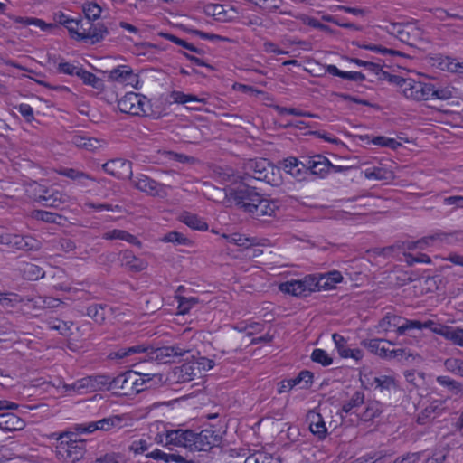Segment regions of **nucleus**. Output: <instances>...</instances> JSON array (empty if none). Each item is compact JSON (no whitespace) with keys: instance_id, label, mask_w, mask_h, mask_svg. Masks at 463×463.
<instances>
[{"instance_id":"obj_1","label":"nucleus","mask_w":463,"mask_h":463,"mask_svg":"<svg viewBox=\"0 0 463 463\" xmlns=\"http://www.w3.org/2000/svg\"><path fill=\"white\" fill-rule=\"evenodd\" d=\"M250 179L263 181L272 186H279L283 182L280 167L265 158L250 159L245 164L242 180L249 182Z\"/></svg>"},{"instance_id":"obj_2","label":"nucleus","mask_w":463,"mask_h":463,"mask_svg":"<svg viewBox=\"0 0 463 463\" xmlns=\"http://www.w3.org/2000/svg\"><path fill=\"white\" fill-rule=\"evenodd\" d=\"M55 437V455L56 458L63 462H78L85 454V442L77 439V434L74 432H62L60 434L53 433Z\"/></svg>"},{"instance_id":"obj_3","label":"nucleus","mask_w":463,"mask_h":463,"mask_svg":"<svg viewBox=\"0 0 463 463\" xmlns=\"http://www.w3.org/2000/svg\"><path fill=\"white\" fill-rule=\"evenodd\" d=\"M151 381V374L128 370L115 376L111 382V386L113 389L120 391L122 395L134 396L146 390Z\"/></svg>"},{"instance_id":"obj_4","label":"nucleus","mask_w":463,"mask_h":463,"mask_svg":"<svg viewBox=\"0 0 463 463\" xmlns=\"http://www.w3.org/2000/svg\"><path fill=\"white\" fill-rule=\"evenodd\" d=\"M225 433V426L222 423L206 425L201 431H194V437L191 441V450L210 451L219 448Z\"/></svg>"},{"instance_id":"obj_5","label":"nucleus","mask_w":463,"mask_h":463,"mask_svg":"<svg viewBox=\"0 0 463 463\" xmlns=\"http://www.w3.org/2000/svg\"><path fill=\"white\" fill-rule=\"evenodd\" d=\"M279 289L289 296L307 298L312 293L319 291L317 275H304L299 279H289L280 282Z\"/></svg>"},{"instance_id":"obj_6","label":"nucleus","mask_w":463,"mask_h":463,"mask_svg":"<svg viewBox=\"0 0 463 463\" xmlns=\"http://www.w3.org/2000/svg\"><path fill=\"white\" fill-rule=\"evenodd\" d=\"M40 241L31 233H1L0 250L11 252L15 250H38Z\"/></svg>"},{"instance_id":"obj_7","label":"nucleus","mask_w":463,"mask_h":463,"mask_svg":"<svg viewBox=\"0 0 463 463\" xmlns=\"http://www.w3.org/2000/svg\"><path fill=\"white\" fill-rule=\"evenodd\" d=\"M163 431H160L154 437L156 443L163 445L170 449L172 447H180L191 450L192 438L194 437V431L183 429H166L164 423Z\"/></svg>"},{"instance_id":"obj_8","label":"nucleus","mask_w":463,"mask_h":463,"mask_svg":"<svg viewBox=\"0 0 463 463\" xmlns=\"http://www.w3.org/2000/svg\"><path fill=\"white\" fill-rule=\"evenodd\" d=\"M440 234L436 233L424 237L416 241H406L402 243V250H403V260L408 265L412 266L415 263L430 264V257L421 251L427 249L430 242L438 238Z\"/></svg>"},{"instance_id":"obj_9","label":"nucleus","mask_w":463,"mask_h":463,"mask_svg":"<svg viewBox=\"0 0 463 463\" xmlns=\"http://www.w3.org/2000/svg\"><path fill=\"white\" fill-rule=\"evenodd\" d=\"M362 345L373 354H376L385 360L408 358L411 355L408 349H391V345H393V343L384 339L373 338L364 340Z\"/></svg>"},{"instance_id":"obj_10","label":"nucleus","mask_w":463,"mask_h":463,"mask_svg":"<svg viewBox=\"0 0 463 463\" xmlns=\"http://www.w3.org/2000/svg\"><path fill=\"white\" fill-rule=\"evenodd\" d=\"M226 194L239 208L249 213L252 210L251 206L257 203L261 195L254 187L245 183L237 188H229Z\"/></svg>"},{"instance_id":"obj_11","label":"nucleus","mask_w":463,"mask_h":463,"mask_svg":"<svg viewBox=\"0 0 463 463\" xmlns=\"http://www.w3.org/2000/svg\"><path fill=\"white\" fill-rule=\"evenodd\" d=\"M383 29L410 46H416L422 34L420 28L412 24L388 23Z\"/></svg>"},{"instance_id":"obj_12","label":"nucleus","mask_w":463,"mask_h":463,"mask_svg":"<svg viewBox=\"0 0 463 463\" xmlns=\"http://www.w3.org/2000/svg\"><path fill=\"white\" fill-rule=\"evenodd\" d=\"M109 30L101 22H89V20H79V29L75 33L73 39L90 42L91 44L101 42Z\"/></svg>"},{"instance_id":"obj_13","label":"nucleus","mask_w":463,"mask_h":463,"mask_svg":"<svg viewBox=\"0 0 463 463\" xmlns=\"http://www.w3.org/2000/svg\"><path fill=\"white\" fill-rule=\"evenodd\" d=\"M101 378L102 376L100 375H89L78 379L77 381L71 383L61 382L59 389H61V392L66 394H83L87 392H91L99 389V385L102 383V382L100 381Z\"/></svg>"},{"instance_id":"obj_14","label":"nucleus","mask_w":463,"mask_h":463,"mask_svg":"<svg viewBox=\"0 0 463 463\" xmlns=\"http://www.w3.org/2000/svg\"><path fill=\"white\" fill-rule=\"evenodd\" d=\"M122 422V418L119 415H111L103 418L98 421H89L80 424H76L75 430L78 433L90 434L98 430H110L118 427Z\"/></svg>"},{"instance_id":"obj_15","label":"nucleus","mask_w":463,"mask_h":463,"mask_svg":"<svg viewBox=\"0 0 463 463\" xmlns=\"http://www.w3.org/2000/svg\"><path fill=\"white\" fill-rule=\"evenodd\" d=\"M411 320L399 315L387 313L378 323V329L384 332H394L398 335H403L408 330Z\"/></svg>"},{"instance_id":"obj_16","label":"nucleus","mask_w":463,"mask_h":463,"mask_svg":"<svg viewBox=\"0 0 463 463\" xmlns=\"http://www.w3.org/2000/svg\"><path fill=\"white\" fill-rule=\"evenodd\" d=\"M151 446V442H148L146 439L142 438L131 441L129 445V449L130 451L134 452L135 455H145L146 458H150L156 460H163L165 462H169L170 457L176 458L174 455L165 454L159 449H153L152 450H150Z\"/></svg>"},{"instance_id":"obj_17","label":"nucleus","mask_w":463,"mask_h":463,"mask_svg":"<svg viewBox=\"0 0 463 463\" xmlns=\"http://www.w3.org/2000/svg\"><path fill=\"white\" fill-rule=\"evenodd\" d=\"M129 180L136 189L152 196L161 195L166 186L143 174H137L135 176L132 175Z\"/></svg>"},{"instance_id":"obj_18","label":"nucleus","mask_w":463,"mask_h":463,"mask_svg":"<svg viewBox=\"0 0 463 463\" xmlns=\"http://www.w3.org/2000/svg\"><path fill=\"white\" fill-rule=\"evenodd\" d=\"M102 169L118 179H130L132 177V163L122 158L109 160L102 165Z\"/></svg>"},{"instance_id":"obj_19","label":"nucleus","mask_w":463,"mask_h":463,"mask_svg":"<svg viewBox=\"0 0 463 463\" xmlns=\"http://www.w3.org/2000/svg\"><path fill=\"white\" fill-rule=\"evenodd\" d=\"M445 410V401L432 400L417 414L416 422L420 425H428L441 416Z\"/></svg>"},{"instance_id":"obj_20","label":"nucleus","mask_w":463,"mask_h":463,"mask_svg":"<svg viewBox=\"0 0 463 463\" xmlns=\"http://www.w3.org/2000/svg\"><path fill=\"white\" fill-rule=\"evenodd\" d=\"M332 341L338 355L344 359H353L354 362H361L364 357V352L360 348H351L347 339L343 335L335 333L332 335Z\"/></svg>"},{"instance_id":"obj_21","label":"nucleus","mask_w":463,"mask_h":463,"mask_svg":"<svg viewBox=\"0 0 463 463\" xmlns=\"http://www.w3.org/2000/svg\"><path fill=\"white\" fill-rule=\"evenodd\" d=\"M408 87L409 90L405 91L404 95L407 99L415 100L433 99L432 84L411 80V84Z\"/></svg>"},{"instance_id":"obj_22","label":"nucleus","mask_w":463,"mask_h":463,"mask_svg":"<svg viewBox=\"0 0 463 463\" xmlns=\"http://www.w3.org/2000/svg\"><path fill=\"white\" fill-rule=\"evenodd\" d=\"M309 430L318 440H325L327 436V429L323 415L316 410H310L307 415Z\"/></svg>"},{"instance_id":"obj_23","label":"nucleus","mask_w":463,"mask_h":463,"mask_svg":"<svg viewBox=\"0 0 463 463\" xmlns=\"http://www.w3.org/2000/svg\"><path fill=\"white\" fill-rule=\"evenodd\" d=\"M302 167H306L313 175L323 176L326 174L330 167H335L329 160L321 155H316L307 158L305 163H302Z\"/></svg>"},{"instance_id":"obj_24","label":"nucleus","mask_w":463,"mask_h":463,"mask_svg":"<svg viewBox=\"0 0 463 463\" xmlns=\"http://www.w3.org/2000/svg\"><path fill=\"white\" fill-rule=\"evenodd\" d=\"M109 79L118 83L133 85L137 82V75L134 74L132 69L127 65H120L109 72Z\"/></svg>"},{"instance_id":"obj_25","label":"nucleus","mask_w":463,"mask_h":463,"mask_svg":"<svg viewBox=\"0 0 463 463\" xmlns=\"http://www.w3.org/2000/svg\"><path fill=\"white\" fill-rule=\"evenodd\" d=\"M364 402V394L362 392L356 391L350 400L342 404L341 409L339 410L340 416L345 417L348 415H357L358 411L362 410Z\"/></svg>"},{"instance_id":"obj_26","label":"nucleus","mask_w":463,"mask_h":463,"mask_svg":"<svg viewBox=\"0 0 463 463\" xmlns=\"http://www.w3.org/2000/svg\"><path fill=\"white\" fill-rule=\"evenodd\" d=\"M175 375H176L177 380L181 383H189L202 375V372L199 371L198 365H196L195 362L188 361L184 362L175 369Z\"/></svg>"},{"instance_id":"obj_27","label":"nucleus","mask_w":463,"mask_h":463,"mask_svg":"<svg viewBox=\"0 0 463 463\" xmlns=\"http://www.w3.org/2000/svg\"><path fill=\"white\" fill-rule=\"evenodd\" d=\"M251 209L250 214L255 218H260L263 216L274 215L276 211L279 209V206L276 202L263 198L262 195H260V200H258L254 206H251Z\"/></svg>"},{"instance_id":"obj_28","label":"nucleus","mask_w":463,"mask_h":463,"mask_svg":"<svg viewBox=\"0 0 463 463\" xmlns=\"http://www.w3.org/2000/svg\"><path fill=\"white\" fill-rule=\"evenodd\" d=\"M383 412L379 402L369 401L364 402L361 411H358L356 417L358 420L363 422H370L376 419Z\"/></svg>"},{"instance_id":"obj_29","label":"nucleus","mask_w":463,"mask_h":463,"mask_svg":"<svg viewBox=\"0 0 463 463\" xmlns=\"http://www.w3.org/2000/svg\"><path fill=\"white\" fill-rule=\"evenodd\" d=\"M24 428V421L14 413L0 414V430L3 432H13Z\"/></svg>"},{"instance_id":"obj_30","label":"nucleus","mask_w":463,"mask_h":463,"mask_svg":"<svg viewBox=\"0 0 463 463\" xmlns=\"http://www.w3.org/2000/svg\"><path fill=\"white\" fill-rule=\"evenodd\" d=\"M317 275L319 291L320 290H332L335 288V285L341 283L343 280V276L341 272L337 269L331 270L325 274H316Z\"/></svg>"},{"instance_id":"obj_31","label":"nucleus","mask_w":463,"mask_h":463,"mask_svg":"<svg viewBox=\"0 0 463 463\" xmlns=\"http://www.w3.org/2000/svg\"><path fill=\"white\" fill-rule=\"evenodd\" d=\"M17 270L25 280L35 281L44 277V270L31 262H18Z\"/></svg>"},{"instance_id":"obj_32","label":"nucleus","mask_w":463,"mask_h":463,"mask_svg":"<svg viewBox=\"0 0 463 463\" xmlns=\"http://www.w3.org/2000/svg\"><path fill=\"white\" fill-rule=\"evenodd\" d=\"M121 262L122 266L125 267L126 269L132 272L143 271L146 268V262L143 259L133 255L130 250H125L122 252Z\"/></svg>"},{"instance_id":"obj_33","label":"nucleus","mask_w":463,"mask_h":463,"mask_svg":"<svg viewBox=\"0 0 463 463\" xmlns=\"http://www.w3.org/2000/svg\"><path fill=\"white\" fill-rule=\"evenodd\" d=\"M115 308L107 304H92L86 309V315L90 317L93 321L102 324L105 322L109 311L115 313Z\"/></svg>"},{"instance_id":"obj_34","label":"nucleus","mask_w":463,"mask_h":463,"mask_svg":"<svg viewBox=\"0 0 463 463\" xmlns=\"http://www.w3.org/2000/svg\"><path fill=\"white\" fill-rule=\"evenodd\" d=\"M179 220L183 223L186 224L192 230H208L207 222L203 219L198 217L196 214L188 212H184L179 215Z\"/></svg>"},{"instance_id":"obj_35","label":"nucleus","mask_w":463,"mask_h":463,"mask_svg":"<svg viewBox=\"0 0 463 463\" xmlns=\"http://www.w3.org/2000/svg\"><path fill=\"white\" fill-rule=\"evenodd\" d=\"M136 102H137V94L129 92L118 101V107L121 112L135 116V112L138 111L136 109L137 108Z\"/></svg>"},{"instance_id":"obj_36","label":"nucleus","mask_w":463,"mask_h":463,"mask_svg":"<svg viewBox=\"0 0 463 463\" xmlns=\"http://www.w3.org/2000/svg\"><path fill=\"white\" fill-rule=\"evenodd\" d=\"M43 206L59 208L69 201V196L55 188L53 192H51L50 194H48V197L43 196Z\"/></svg>"},{"instance_id":"obj_37","label":"nucleus","mask_w":463,"mask_h":463,"mask_svg":"<svg viewBox=\"0 0 463 463\" xmlns=\"http://www.w3.org/2000/svg\"><path fill=\"white\" fill-rule=\"evenodd\" d=\"M314 374L307 369L301 370L298 375L288 378L292 384L300 390H308L313 383Z\"/></svg>"},{"instance_id":"obj_38","label":"nucleus","mask_w":463,"mask_h":463,"mask_svg":"<svg viewBox=\"0 0 463 463\" xmlns=\"http://www.w3.org/2000/svg\"><path fill=\"white\" fill-rule=\"evenodd\" d=\"M54 20L56 23L64 25L71 35V38L75 37V33L79 29V20L78 18H70L62 12H58L54 14Z\"/></svg>"},{"instance_id":"obj_39","label":"nucleus","mask_w":463,"mask_h":463,"mask_svg":"<svg viewBox=\"0 0 463 463\" xmlns=\"http://www.w3.org/2000/svg\"><path fill=\"white\" fill-rule=\"evenodd\" d=\"M302 163L298 160L296 157H288L283 160L282 166L284 171L297 178H301L303 176V168Z\"/></svg>"},{"instance_id":"obj_40","label":"nucleus","mask_w":463,"mask_h":463,"mask_svg":"<svg viewBox=\"0 0 463 463\" xmlns=\"http://www.w3.org/2000/svg\"><path fill=\"white\" fill-rule=\"evenodd\" d=\"M150 347L145 345H137L130 347H123L114 353V357L123 359L130 355L144 354L145 356L149 354Z\"/></svg>"},{"instance_id":"obj_41","label":"nucleus","mask_w":463,"mask_h":463,"mask_svg":"<svg viewBox=\"0 0 463 463\" xmlns=\"http://www.w3.org/2000/svg\"><path fill=\"white\" fill-rule=\"evenodd\" d=\"M222 236L228 242H233L237 246L244 249L254 245V241L245 236V233H222Z\"/></svg>"},{"instance_id":"obj_42","label":"nucleus","mask_w":463,"mask_h":463,"mask_svg":"<svg viewBox=\"0 0 463 463\" xmlns=\"http://www.w3.org/2000/svg\"><path fill=\"white\" fill-rule=\"evenodd\" d=\"M243 463H281L279 458L264 451H256L244 459Z\"/></svg>"},{"instance_id":"obj_43","label":"nucleus","mask_w":463,"mask_h":463,"mask_svg":"<svg viewBox=\"0 0 463 463\" xmlns=\"http://www.w3.org/2000/svg\"><path fill=\"white\" fill-rule=\"evenodd\" d=\"M204 13L214 17L217 21L224 22L228 19L227 10L221 4H207L204 6Z\"/></svg>"},{"instance_id":"obj_44","label":"nucleus","mask_w":463,"mask_h":463,"mask_svg":"<svg viewBox=\"0 0 463 463\" xmlns=\"http://www.w3.org/2000/svg\"><path fill=\"white\" fill-rule=\"evenodd\" d=\"M392 172L383 167H371L364 171L365 178L372 180H390L392 178Z\"/></svg>"},{"instance_id":"obj_45","label":"nucleus","mask_w":463,"mask_h":463,"mask_svg":"<svg viewBox=\"0 0 463 463\" xmlns=\"http://www.w3.org/2000/svg\"><path fill=\"white\" fill-rule=\"evenodd\" d=\"M78 77L83 81L84 84L90 85L96 90L103 89V81L95 74L84 70L82 67L79 72Z\"/></svg>"},{"instance_id":"obj_46","label":"nucleus","mask_w":463,"mask_h":463,"mask_svg":"<svg viewBox=\"0 0 463 463\" xmlns=\"http://www.w3.org/2000/svg\"><path fill=\"white\" fill-rule=\"evenodd\" d=\"M84 18H78V20H89L94 22L100 17L101 7L96 3H88L83 5Z\"/></svg>"},{"instance_id":"obj_47","label":"nucleus","mask_w":463,"mask_h":463,"mask_svg":"<svg viewBox=\"0 0 463 463\" xmlns=\"http://www.w3.org/2000/svg\"><path fill=\"white\" fill-rule=\"evenodd\" d=\"M371 386L380 391L392 390L394 386V379L392 376L385 374L375 376Z\"/></svg>"},{"instance_id":"obj_48","label":"nucleus","mask_w":463,"mask_h":463,"mask_svg":"<svg viewBox=\"0 0 463 463\" xmlns=\"http://www.w3.org/2000/svg\"><path fill=\"white\" fill-rule=\"evenodd\" d=\"M311 361L323 365L324 367L330 366L333 364V358L325 349H314L310 354Z\"/></svg>"},{"instance_id":"obj_49","label":"nucleus","mask_w":463,"mask_h":463,"mask_svg":"<svg viewBox=\"0 0 463 463\" xmlns=\"http://www.w3.org/2000/svg\"><path fill=\"white\" fill-rule=\"evenodd\" d=\"M171 99L175 103L179 104H186L191 102H196V103H205V99H200L194 95L191 94H184L181 91H172L170 95Z\"/></svg>"},{"instance_id":"obj_50","label":"nucleus","mask_w":463,"mask_h":463,"mask_svg":"<svg viewBox=\"0 0 463 463\" xmlns=\"http://www.w3.org/2000/svg\"><path fill=\"white\" fill-rule=\"evenodd\" d=\"M411 79H405L399 75H392L389 72L385 71V75L383 76L381 80H388L390 83H392L401 88V91L403 95H405V91L409 90V84H411Z\"/></svg>"},{"instance_id":"obj_51","label":"nucleus","mask_w":463,"mask_h":463,"mask_svg":"<svg viewBox=\"0 0 463 463\" xmlns=\"http://www.w3.org/2000/svg\"><path fill=\"white\" fill-rule=\"evenodd\" d=\"M71 142L77 147L85 148L87 150H94L99 145V141L97 139L82 136H74Z\"/></svg>"},{"instance_id":"obj_52","label":"nucleus","mask_w":463,"mask_h":463,"mask_svg":"<svg viewBox=\"0 0 463 463\" xmlns=\"http://www.w3.org/2000/svg\"><path fill=\"white\" fill-rule=\"evenodd\" d=\"M23 302L21 296L15 293H2L0 292V304L4 307H14Z\"/></svg>"},{"instance_id":"obj_53","label":"nucleus","mask_w":463,"mask_h":463,"mask_svg":"<svg viewBox=\"0 0 463 463\" xmlns=\"http://www.w3.org/2000/svg\"><path fill=\"white\" fill-rule=\"evenodd\" d=\"M439 66L442 70H447L449 71L463 75V61L460 62L454 59L446 57L439 63Z\"/></svg>"},{"instance_id":"obj_54","label":"nucleus","mask_w":463,"mask_h":463,"mask_svg":"<svg viewBox=\"0 0 463 463\" xmlns=\"http://www.w3.org/2000/svg\"><path fill=\"white\" fill-rule=\"evenodd\" d=\"M73 325L72 322H65L60 319H53L49 322V328L56 330L61 335H69L71 332V326Z\"/></svg>"},{"instance_id":"obj_55","label":"nucleus","mask_w":463,"mask_h":463,"mask_svg":"<svg viewBox=\"0 0 463 463\" xmlns=\"http://www.w3.org/2000/svg\"><path fill=\"white\" fill-rule=\"evenodd\" d=\"M59 175L66 176L72 180H81V179H88V180H94L90 175L74 169V168H62L59 170Z\"/></svg>"},{"instance_id":"obj_56","label":"nucleus","mask_w":463,"mask_h":463,"mask_svg":"<svg viewBox=\"0 0 463 463\" xmlns=\"http://www.w3.org/2000/svg\"><path fill=\"white\" fill-rule=\"evenodd\" d=\"M163 37H165V39L176 43L177 45H180V46H183L184 48L194 52V53H197V54H203V51L194 46L192 43H187L186 41L183 40V39H180L178 38L177 36L174 35V34H170V33H163L162 34Z\"/></svg>"},{"instance_id":"obj_57","label":"nucleus","mask_w":463,"mask_h":463,"mask_svg":"<svg viewBox=\"0 0 463 463\" xmlns=\"http://www.w3.org/2000/svg\"><path fill=\"white\" fill-rule=\"evenodd\" d=\"M453 345L463 348V329L460 327H451L444 337Z\"/></svg>"},{"instance_id":"obj_58","label":"nucleus","mask_w":463,"mask_h":463,"mask_svg":"<svg viewBox=\"0 0 463 463\" xmlns=\"http://www.w3.org/2000/svg\"><path fill=\"white\" fill-rule=\"evenodd\" d=\"M103 238L107 241H112L116 239L123 240L128 241V243L140 245V242L137 236L131 233H104Z\"/></svg>"},{"instance_id":"obj_59","label":"nucleus","mask_w":463,"mask_h":463,"mask_svg":"<svg viewBox=\"0 0 463 463\" xmlns=\"http://www.w3.org/2000/svg\"><path fill=\"white\" fill-rule=\"evenodd\" d=\"M447 370L451 371L455 375L463 377V360L450 358L445 362Z\"/></svg>"},{"instance_id":"obj_60","label":"nucleus","mask_w":463,"mask_h":463,"mask_svg":"<svg viewBox=\"0 0 463 463\" xmlns=\"http://www.w3.org/2000/svg\"><path fill=\"white\" fill-rule=\"evenodd\" d=\"M85 207L88 209H93L96 212L103 213V212H118L121 211V207L119 205H113L109 203H88L85 204Z\"/></svg>"},{"instance_id":"obj_61","label":"nucleus","mask_w":463,"mask_h":463,"mask_svg":"<svg viewBox=\"0 0 463 463\" xmlns=\"http://www.w3.org/2000/svg\"><path fill=\"white\" fill-rule=\"evenodd\" d=\"M32 217L35 220L43 221L45 222H56L57 218L61 219V216L43 210H35L32 212Z\"/></svg>"},{"instance_id":"obj_62","label":"nucleus","mask_w":463,"mask_h":463,"mask_svg":"<svg viewBox=\"0 0 463 463\" xmlns=\"http://www.w3.org/2000/svg\"><path fill=\"white\" fill-rule=\"evenodd\" d=\"M194 303L195 301L192 298L179 297V298H177V313L180 315L187 314Z\"/></svg>"},{"instance_id":"obj_63","label":"nucleus","mask_w":463,"mask_h":463,"mask_svg":"<svg viewBox=\"0 0 463 463\" xmlns=\"http://www.w3.org/2000/svg\"><path fill=\"white\" fill-rule=\"evenodd\" d=\"M81 67L76 66L72 63L67 62V61H61L58 64L57 70L60 73L71 75V76H77L79 75V72L80 71Z\"/></svg>"},{"instance_id":"obj_64","label":"nucleus","mask_w":463,"mask_h":463,"mask_svg":"<svg viewBox=\"0 0 463 463\" xmlns=\"http://www.w3.org/2000/svg\"><path fill=\"white\" fill-rule=\"evenodd\" d=\"M420 458L421 452H408L395 458L393 463H418Z\"/></svg>"}]
</instances>
